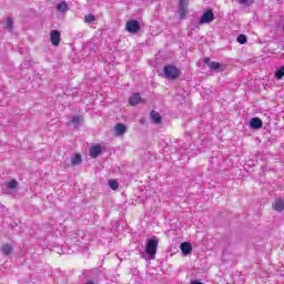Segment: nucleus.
Listing matches in <instances>:
<instances>
[{"label": "nucleus", "mask_w": 284, "mask_h": 284, "mask_svg": "<svg viewBox=\"0 0 284 284\" xmlns=\"http://www.w3.org/2000/svg\"><path fill=\"white\" fill-rule=\"evenodd\" d=\"M18 185H19V182H17V180H11V181L7 182V187L9 190H17Z\"/></svg>", "instance_id": "nucleus-19"}, {"label": "nucleus", "mask_w": 284, "mask_h": 284, "mask_svg": "<svg viewBox=\"0 0 284 284\" xmlns=\"http://www.w3.org/2000/svg\"><path fill=\"white\" fill-rule=\"evenodd\" d=\"M141 103V94L139 93H133L132 97L129 99V104L130 105H139Z\"/></svg>", "instance_id": "nucleus-13"}, {"label": "nucleus", "mask_w": 284, "mask_h": 284, "mask_svg": "<svg viewBox=\"0 0 284 284\" xmlns=\"http://www.w3.org/2000/svg\"><path fill=\"white\" fill-rule=\"evenodd\" d=\"M101 154V146L100 145H94L90 150V156L91 159H97Z\"/></svg>", "instance_id": "nucleus-14"}, {"label": "nucleus", "mask_w": 284, "mask_h": 284, "mask_svg": "<svg viewBox=\"0 0 284 284\" xmlns=\"http://www.w3.org/2000/svg\"><path fill=\"white\" fill-rule=\"evenodd\" d=\"M273 207H274L275 212H283L284 201L283 200H276L275 203L273 204Z\"/></svg>", "instance_id": "nucleus-15"}, {"label": "nucleus", "mask_w": 284, "mask_h": 284, "mask_svg": "<svg viewBox=\"0 0 284 284\" xmlns=\"http://www.w3.org/2000/svg\"><path fill=\"white\" fill-rule=\"evenodd\" d=\"M187 3H190V0H179V14L181 19H185V14H187Z\"/></svg>", "instance_id": "nucleus-7"}, {"label": "nucleus", "mask_w": 284, "mask_h": 284, "mask_svg": "<svg viewBox=\"0 0 284 284\" xmlns=\"http://www.w3.org/2000/svg\"><path fill=\"white\" fill-rule=\"evenodd\" d=\"M239 3H241L242 6H245V3H247V0H239Z\"/></svg>", "instance_id": "nucleus-25"}, {"label": "nucleus", "mask_w": 284, "mask_h": 284, "mask_svg": "<svg viewBox=\"0 0 284 284\" xmlns=\"http://www.w3.org/2000/svg\"><path fill=\"white\" fill-rule=\"evenodd\" d=\"M250 125L253 128V130H260V128H263V121H261L258 118H253L250 121Z\"/></svg>", "instance_id": "nucleus-11"}, {"label": "nucleus", "mask_w": 284, "mask_h": 284, "mask_svg": "<svg viewBox=\"0 0 284 284\" xmlns=\"http://www.w3.org/2000/svg\"><path fill=\"white\" fill-rule=\"evenodd\" d=\"M151 120H152L154 123H156V124L161 123V121H162L161 114H159V113L155 112V111H152V112H151Z\"/></svg>", "instance_id": "nucleus-17"}, {"label": "nucleus", "mask_w": 284, "mask_h": 284, "mask_svg": "<svg viewBox=\"0 0 284 284\" xmlns=\"http://www.w3.org/2000/svg\"><path fill=\"white\" fill-rule=\"evenodd\" d=\"M159 247V240L151 239L146 242L145 252L150 256V260L153 261L154 256H156V250Z\"/></svg>", "instance_id": "nucleus-1"}, {"label": "nucleus", "mask_w": 284, "mask_h": 284, "mask_svg": "<svg viewBox=\"0 0 284 284\" xmlns=\"http://www.w3.org/2000/svg\"><path fill=\"white\" fill-rule=\"evenodd\" d=\"M275 78L281 80L284 78V65L281 67L276 72H275Z\"/></svg>", "instance_id": "nucleus-20"}, {"label": "nucleus", "mask_w": 284, "mask_h": 284, "mask_svg": "<svg viewBox=\"0 0 284 284\" xmlns=\"http://www.w3.org/2000/svg\"><path fill=\"white\" fill-rule=\"evenodd\" d=\"M212 21H214V12L212 10H207L202 14L200 19V26L212 23Z\"/></svg>", "instance_id": "nucleus-5"}, {"label": "nucleus", "mask_w": 284, "mask_h": 284, "mask_svg": "<svg viewBox=\"0 0 284 284\" xmlns=\"http://www.w3.org/2000/svg\"><path fill=\"white\" fill-rule=\"evenodd\" d=\"M1 251L6 256H10L12 254V246L10 244H3Z\"/></svg>", "instance_id": "nucleus-16"}, {"label": "nucleus", "mask_w": 284, "mask_h": 284, "mask_svg": "<svg viewBox=\"0 0 284 284\" xmlns=\"http://www.w3.org/2000/svg\"><path fill=\"white\" fill-rule=\"evenodd\" d=\"M181 74V71L174 67V65H166L164 67V77H166V79H179V75Z\"/></svg>", "instance_id": "nucleus-2"}, {"label": "nucleus", "mask_w": 284, "mask_h": 284, "mask_svg": "<svg viewBox=\"0 0 284 284\" xmlns=\"http://www.w3.org/2000/svg\"><path fill=\"white\" fill-rule=\"evenodd\" d=\"M55 10L62 13L68 12V10H70V4H68L65 1H61L55 6Z\"/></svg>", "instance_id": "nucleus-12"}, {"label": "nucleus", "mask_w": 284, "mask_h": 284, "mask_svg": "<svg viewBox=\"0 0 284 284\" xmlns=\"http://www.w3.org/2000/svg\"><path fill=\"white\" fill-rule=\"evenodd\" d=\"M205 65L210 68V70H213L215 72H223L225 70V65L219 63V62H213L210 58L204 59Z\"/></svg>", "instance_id": "nucleus-3"}, {"label": "nucleus", "mask_w": 284, "mask_h": 284, "mask_svg": "<svg viewBox=\"0 0 284 284\" xmlns=\"http://www.w3.org/2000/svg\"><path fill=\"white\" fill-rule=\"evenodd\" d=\"M71 125H73V128H81V125H83V116L74 115L71 118Z\"/></svg>", "instance_id": "nucleus-10"}, {"label": "nucleus", "mask_w": 284, "mask_h": 284, "mask_svg": "<svg viewBox=\"0 0 284 284\" xmlns=\"http://www.w3.org/2000/svg\"><path fill=\"white\" fill-rule=\"evenodd\" d=\"M12 18H7V23H6V26H7V28H8V30L10 31V32H12Z\"/></svg>", "instance_id": "nucleus-24"}, {"label": "nucleus", "mask_w": 284, "mask_h": 284, "mask_svg": "<svg viewBox=\"0 0 284 284\" xmlns=\"http://www.w3.org/2000/svg\"><path fill=\"white\" fill-rule=\"evenodd\" d=\"M97 21V18L92 14H88L84 17V23H94Z\"/></svg>", "instance_id": "nucleus-21"}, {"label": "nucleus", "mask_w": 284, "mask_h": 284, "mask_svg": "<svg viewBox=\"0 0 284 284\" xmlns=\"http://www.w3.org/2000/svg\"><path fill=\"white\" fill-rule=\"evenodd\" d=\"M50 41L57 48L61 43V32L59 30H52L50 32Z\"/></svg>", "instance_id": "nucleus-6"}, {"label": "nucleus", "mask_w": 284, "mask_h": 284, "mask_svg": "<svg viewBox=\"0 0 284 284\" xmlns=\"http://www.w3.org/2000/svg\"><path fill=\"white\" fill-rule=\"evenodd\" d=\"M237 41L241 43V45L247 43V37H245V34H240L237 37Z\"/></svg>", "instance_id": "nucleus-23"}, {"label": "nucleus", "mask_w": 284, "mask_h": 284, "mask_svg": "<svg viewBox=\"0 0 284 284\" xmlns=\"http://www.w3.org/2000/svg\"><path fill=\"white\" fill-rule=\"evenodd\" d=\"M141 26L139 24V21L136 20H130L126 22L125 29L131 33V34H136L139 32Z\"/></svg>", "instance_id": "nucleus-4"}, {"label": "nucleus", "mask_w": 284, "mask_h": 284, "mask_svg": "<svg viewBox=\"0 0 284 284\" xmlns=\"http://www.w3.org/2000/svg\"><path fill=\"white\" fill-rule=\"evenodd\" d=\"M180 250L184 256H187V254H192V244H190V242H183L180 245Z\"/></svg>", "instance_id": "nucleus-9"}, {"label": "nucleus", "mask_w": 284, "mask_h": 284, "mask_svg": "<svg viewBox=\"0 0 284 284\" xmlns=\"http://www.w3.org/2000/svg\"><path fill=\"white\" fill-rule=\"evenodd\" d=\"M115 136H123L128 132V128L123 123H118L114 126Z\"/></svg>", "instance_id": "nucleus-8"}, {"label": "nucleus", "mask_w": 284, "mask_h": 284, "mask_svg": "<svg viewBox=\"0 0 284 284\" xmlns=\"http://www.w3.org/2000/svg\"><path fill=\"white\" fill-rule=\"evenodd\" d=\"M81 163V155L77 153L72 159H71V165H80Z\"/></svg>", "instance_id": "nucleus-18"}, {"label": "nucleus", "mask_w": 284, "mask_h": 284, "mask_svg": "<svg viewBox=\"0 0 284 284\" xmlns=\"http://www.w3.org/2000/svg\"><path fill=\"white\" fill-rule=\"evenodd\" d=\"M108 183L111 190H119V182H116L115 180H109Z\"/></svg>", "instance_id": "nucleus-22"}]
</instances>
